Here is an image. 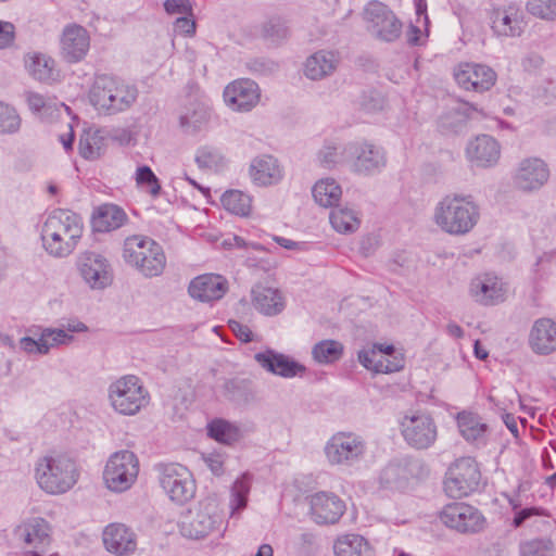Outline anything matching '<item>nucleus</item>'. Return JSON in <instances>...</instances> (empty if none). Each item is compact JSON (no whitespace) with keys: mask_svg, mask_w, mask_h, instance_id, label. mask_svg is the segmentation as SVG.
I'll return each mask as SVG.
<instances>
[{"mask_svg":"<svg viewBox=\"0 0 556 556\" xmlns=\"http://www.w3.org/2000/svg\"><path fill=\"white\" fill-rule=\"evenodd\" d=\"M333 549L336 556H375L372 547L359 534H346L338 538Z\"/></svg>","mask_w":556,"mask_h":556,"instance_id":"4c0bfd02","label":"nucleus"},{"mask_svg":"<svg viewBox=\"0 0 556 556\" xmlns=\"http://www.w3.org/2000/svg\"><path fill=\"white\" fill-rule=\"evenodd\" d=\"M78 267L83 279L92 289H104L112 282V271L108 260L96 252L80 255Z\"/></svg>","mask_w":556,"mask_h":556,"instance_id":"aec40b11","label":"nucleus"},{"mask_svg":"<svg viewBox=\"0 0 556 556\" xmlns=\"http://www.w3.org/2000/svg\"><path fill=\"white\" fill-rule=\"evenodd\" d=\"M35 478L41 490L63 494L77 482L78 471L73 459L65 455H46L38 459Z\"/></svg>","mask_w":556,"mask_h":556,"instance_id":"20e7f679","label":"nucleus"},{"mask_svg":"<svg viewBox=\"0 0 556 556\" xmlns=\"http://www.w3.org/2000/svg\"><path fill=\"white\" fill-rule=\"evenodd\" d=\"M90 48L88 30L80 25H68L61 37V55L67 63H77L85 59Z\"/></svg>","mask_w":556,"mask_h":556,"instance_id":"b1692460","label":"nucleus"},{"mask_svg":"<svg viewBox=\"0 0 556 556\" xmlns=\"http://www.w3.org/2000/svg\"><path fill=\"white\" fill-rule=\"evenodd\" d=\"M223 521L218 505L213 498L201 501L193 511L181 521V534L190 539H202L220 526Z\"/></svg>","mask_w":556,"mask_h":556,"instance_id":"9b49d317","label":"nucleus"},{"mask_svg":"<svg viewBox=\"0 0 556 556\" xmlns=\"http://www.w3.org/2000/svg\"><path fill=\"white\" fill-rule=\"evenodd\" d=\"M103 543L110 553L118 556L135 552L136 534L123 523H111L103 531Z\"/></svg>","mask_w":556,"mask_h":556,"instance_id":"c85d7f7f","label":"nucleus"},{"mask_svg":"<svg viewBox=\"0 0 556 556\" xmlns=\"http://www.w3.org/2000/svg\"><path fill=\"white\" fill-rule=\"evenodd\" d=\"M164 9L168 14H192V7L189 0H166Z\"/></svg>","mask_w":556,"mask_h":556,"instance_id":"680f3d73","label":"nucleus"},{"mask_svg":"<svg viewBox=\"0 0 556 556\" xmlns=\"http://www.w3.org/2000/svg\"><path fill=\"white\" fill-rule=\"evenodd\" d=\"M123 257L146 277L160 276L166 265L162 247L151 238L138 235L125 239Z\"/></svg>","mask_w":556,"mask_h":556,"instance_id":"39448f33","label":"nucleus"},{"mask_svg":"<svg viewBox=\"0 0 556 556\" xmlns=\"http://www.w3.org/2000/svg\"><path fill=\"white\" fill-rule=\"evenodd\" d=\"M204 463L211 469L214 475H220L223 472L224 460L219 454H208L204 457Z\"/></svg>","mask_w":556,"mask_h":556,"instance_id":"774afa93","label":"nucleus"},{"mask_svg":"<svg viewBox=\"0 0 556 556\" xmlns=\"http://www.w3.org/2000/svg\"><path fill=\"white\" fill-rule=\"evenodd\" d=\"M338 64L339 58L334 52L319 50L306 59L304 74L311 80H320L331 75Z\"/></svg>","mask_w":556,"mask_h":556,"instance_id":"72a5a7b5","label":"nucleus"},{"mask_svg":"<svg viewBox=\"0 0 556 556\" xmlns=\"http://www.w3.org/2000/svg\"><path fill=\"white\" fill-rule=\"evenodd\" d=\"M14 40V26L8 22H0V49L9 47Z\"/></svg>","mask_w":556,"mask_h":556,"instance_id":"338daca9","label":"nucleus"},{"mask_svg":"<svg viewBox=\"0 0 556 556\" xmlns=\"http://www.w3.org/2000/svg\"><path fill=\"white\" fill-rule=\"evenodd\" d=\"M73 339V334L67 333L63 328H46L41 332V341L48 345V352L60 344L71 343Z\"/></svg>","mask_w":556,"mask_h":556,"instance_id":"4d7b16f0","label":"nucleus"},{"mask_svg":"<svg viewBox=\"0 0 556 556\" xmlns=\"http://www.w3.org/2000/svg\"><path fill=\"white\" fill-rule=\"evenodd\" d=\"M470 292L477 302L483 305H495L505 300L506 290L502 279L485 274L471 281Z\"/></svg>","mask_w":556,"mask_h":556,"instance_id":"cd10ccee","label":"nucleus"},{"mask_svg":"<svg viewBox=\"0 0 556 556\" xmlns=\"http://www.w3.org/2000/svg\"><path fill=\"white\" fill-rule=\"evenodd\" d=\"M342 149L343 147H338L330 142L325 143L317 153L319 164L325 168H332L337 164L346 163L342 155Z\"/></svg>","mask_w":556,"mask_h":556,"instance_id":"603ef678","label":"nucleus"},{"mask_svg":"<svg viewBox=\"0 0 556 556\" xmlns=\"http://www.w3.org/2000/svg\"><path fill=\"white\" fill-rule=\"evenodd\" d=\"M249 173L252 181L257 186L274 185L282 178L278 160L266 154L252 160Z\"/></svg>","mask_w":556,"mask_h":556,"instance_id":"2f4dec72","label":"nucleus"},{"mask_svg":"<svg viewBox=\"0 0 556 556\" xmlns=\"http://www.w3.org/2000/svg\"><path fill=\"white\" fill-rule=\"evenodd\" d=\"M127 220L124 210L115 204H102L92 214V228L97 232H109L122 227Z\"/></svg>","mask_w":556,"mask_h":556,"instance_id":"f704fd0d","label":"nucleus"},{"mask_svg":"<svg viewBox=\"0 0 556 556\" xmlns=\"http://www.w3.org/2000/svg\"><path fill=\"white\" fill-rule=\"evenodd\" d=\"M404 441L412 448L427 450L438 438V428L433 418L425 413L404 416L400 424Z\"/></svg>","mask_w":556,"mask_h":556,"instance_id":"f8f14e48","label":"nucleus"},{"mask_svg":"<svg viewBox=\"0 0 556 556\" xmlns=\"http://www.w3.org/2000/svg\"><path fill=\"white\" fill-rule=\"evenodd\" d=\"M139 472V460L135 453L128 450L115 452L106 462L103 479L108 489L113 492H124L131 488Z\"/></svg>","mask_w":556,"mask_h":556,"instance_id":"0eeeda50","label":"nucleus"},{"mask_svg":"<svg viewBox=\"0 0 556 556\" xmlns=\"http://www.w3.org/2000/svg\"><path fill=\"white\" fill-rule=\"evenodd\" d=\"M426 468L421 460L413 457L392 459L380 473L381 484L389 488H403L409 479L421 478Z\"/></svg>","mask_w":556,"mask_h":556,"instance_id":"dca6fc26","label":"nucleus"},{"mask_svg":"<svg viewBox=\"0 0 556 556\" xmlns=\"http://www.w3.org/2000/svg\"><path fill=\"white\" fill-rule=\"evenodd\" d=\"M194 161L200 169H207L213 172L222 170L227 160L223 152L212 146H203L197 150Z\"/></svg>","mask_w":556,"mask_h":556,"instance_id":"79ce46f5","label":"nucleus"},{"mask_svg":"<svg viewBox=\"0 0 556 556\" xmlns=\"http://www.w3.org/2000/svg\"><path fill=\"white\" fill-rule=\"evenodd\" d=\"M366 453V442L353 432H338L325 445L329 464L350 467L358 463Z\"/></svg>","mask_w":556,"mask_h":556,"instance_id":"9d476101","label":"nucleus"},{"mask_svg":"<svg viewBox=\"0 0 556 556\" xmlns=\"http://www.w3.org/2000/svg\"><path fill=\"white\" fill-rule=\"evenodd\" d=\"M137 98L138 89L134 85L106 74L97 75L89 90L90 103L108 115L130 109Z\"/></svg>","mask_w":556,"mask_h":556,"instance_id":"7ed1b4c3","label":"nucleus"},{"mask_svg":"<svg viewBox=\"0 0 556 556\" xmlns=\"http://www.w3.org/2000/svg\"><path fill=\"white\" fill-rule=\"evenodd\" d=\"M329 220L332 228L340 233L355 232L361 224L356 213L349 207H334L330 211Z\"/></svg>","mask_w":556,"mask_h":556,"instance_id":"a19ab883","label":"nucleus"},{"mask_svg":"<svg viewBox=\"0 0 556 556\" xmlns=\"http://www.w3.org/2000/svg\"><path fill=\"white\" fill-rule=\"evenodd\" d=\"M491 22V28L497 37H518L523 31L522 13L515 4L494 9Z\"/></svg>","mask_w":556,"mask_h":556,"instance_id":"a878e982","label":"nucleus"},{"mask_svg":"<svg viewBox=\"0 0 556 556\" xmlns=\"http://www.w3.org/2000/svg\"><path fill=\"white\" fill-rule=\"evenodd\" d=\"M223 395L237 405H247L255 400L254 383L249 378L233 377L222 386Z\"/></svg>","mask_w":556,"mask_h":556,"instance_id":"c9c22d12","label":"nucleus"},{"mask_svg":"<svg viewBox=\"0 0 556 556\" xmlns=\"http://www.w3.org/2000/svg\"><path fill=\"white\" fill-rule=\"evenodd\" d=\"M251 294L253 306L263 315L275 316L285 308V299L276 288L258 285L252 289Z\"/></svg>","mask_w":556,"mask_h":556,"instance_id":"473e14b6","label":"nucleus"},{"mask_svg":"<svg viewBox=\"0 0 556 556\" xmlns=\"http://www.w3.org/2000/svg\"><path fill=\"white\" fill-rule=\"evenodd\" d=\"M529 346L538 355H549L556 351V323L551 318L536 319L529 333Z\"/></svg>","mask_w":556,"mask_h":556,"instance_id":"bb28decb","label":"nucleus"},{"mask_svg":"<svg viewBox=\"0 0 556 556\" xmlns=\"http://www.w3.org/2000/svg\"><path fill=\"white\" fill-rule=\"evenodd\" d=\"M228 326L235 336L244 343L251 342L253 340V333L250 328L240 321L229 320Z\"/></svg>","mask_w":556,"mask_h":556,"instance_id":"69168bd1","label":"nucleus"},{"mask_svg":"<svg viewBox=\"0 0 556 556\" xmlns=\"http://www.w3.org/2000/svg\"><path fill=\"white\" fill-rule=\"evenodd\" d=\"M250 483L251 478L249 473L242 475L233 482L230 501L231 514L242 510L247 506Z\"/></svg>","mask_w":556,"mask_h":556,"instance_id":"8fccbe9b","label":"nucleus"},{"mask_svg":"<svg viewBox=\"0 0 556 556\" xmlns=\"http://www.w3.org/2000/svg\"><path fill=\"white\" fill-rule=\"evenodd\" d=\"M21 118L16 111L0 102V132L13 134L20 129Z\"/></svg>","mask_w":556,"mask_h":556,"instance_id":"5fc2aeb1","label":"nucleus"},{"mask_svg":"<svg viewBox=\"0 0 556 556\" xmlns=\"http://www.w3.org/2000/svg\"><path fill=\"white\" fill-rule=\"evenodd\" d=\"M440 519L446 527L462 533L479 532L485 523V518L476 507L462 502L445 505Z\"/></svg>","mask_w":556,"mask_h":556,"instance_id":"2eb2a0df","label":"nucleus"},{"mask_svg":"<svg viewBox=\"0 0 556 556\" xmlns=\"http://www.w3.org/2000/svg\"><path fill=\"white\" fill-rule=\"evenodd\" d=\"M226 105L236 112H250L261 99L258 85L249 78L237 79L226 86L224 90Z\"/></svg>","mask_w":556,"mask_h":556,"instance_id":"f3484780","label":"nucleus"},{"mask_svg":"<svg viewBox=\"0 0 556 556\" xmlns=\"http://www.w3.org/2000/svg\"><path fill=\"white\" fill-rule=\"evenodd\" d=\"M454 77L462 88L476 92L490 90L496 81V73L490 66L477 63L459 64Z\"/></svg>","mask_w":556,"mask_h":556,"instance_id":"6ab92c4d","label":"nucleus"},{"mask_svg":"<svg viewBox=\"0 0 556 556\" xmlns=\"http://www.w3.org/2000/svg\"><path fill=\"white\" fill-rule=\"evenodd\" d=\"M109 400L117 413L131 416L149 403V393L138 377L127 375L110 384Z\"/></svg>","mask_w":556,"mask_h":556,"instance_id":"423d86ee","label":"nucleus"},{"mask_svg":"<svg viewBox=\"0 0 556 556\" xmlns=\"http://www.w3.org/2000/svg\"><path fill=\"white\" fill-rule=\"evenodd\" d=\"M526 7L535 17L547 21L556 18V0H527Z\"/></svg>","mask_w":556,"mask_h":556,"instance_id":"3c124183","label":"nucleus"},{"mask_svg":"<svg viewBox=\"0 0 556 556\" xmlns=\"http://www.w3.org/2000/svg\"><path fill=\"white\" fill-rule=\"evenodd\" d=\"M377 355H379L378 348L374 344L372 348L358 352V361L365 368L375 371Z\"/></svg>","mask_w":556,"mask_h":556,"instance_id":"0e129e2a","label":"nucleus"},{"mask_svg":"<svg viewBox=\"0 0 556 556\" xmlns=\"http://www.w3.org/2000/svg\"><path fill=\"white\" fill-rule=\"evenodd\" d=\"M481 472L471 457L456 459L448 468L444 480V490L450 497L468 496L479 489Z\"/></svg>","mask_w":556,"mask_h":556,"instance_id":"1a4fd4ad","label":"nucleus"},{"mask_svg":"<svg viewBox=\"0 0 556 556\" xmlns=\"http://www.w3.org/2000/svg\"><path fill=\"white\" fill-rule=\"evenodd\" d=\"M546 510L541 507H526L515 513L513 526L515 528L521 527L528 519L534 516H546Z\"/></svg>","mask_w":556,"mask_h":556,"instance_id":"bf43d9fd","label":"nucleus"},{"mask_svg":"<svg viewBox=\"0 0 556 556\" xmlns=\"http://www.w3.org/2000/svg\"><path fill=\"white\" fill-rule=\"evenodd\" d=\"M254 359L266 371L286 379L302 377L306 371L303 364L271 349L256 353Z\"/></svg>","mask_w":556,"mask_h":556,"instance_id":"412c9836","label":"nucleus"},{"mask_svg":"<svg viewBox=\"0 0 556 556\" xmlns=\"http://www.w3.org/2000/svg\"><path fill=\"white\" fill-rule=\"evenodd\" d=\"M379 355L376 361L375 372H394L402 368V365L395 361H391L389 356H384L382 352V344H376Z\"/></svg>","mask_w":556,"mask_h":556,"instance_id":"13d9d810","label":"nucleus"},{"mask_svg":"<svg viewBox=\"0 0 556 556\" xmlns=\"http://www.w3.org/2000/svg\"><path fill=\"white\" fill-rule=\"evenodd\" d=\"M79 154L86 160H96L104 150V138L100 131H85L79 139Z\"/></svg>","mask_w":556,"mask_h":556,"instance_id":"a18cd8bd","label":"nucleus"},{"mask_svg":"<svg viewBox=\"0 0 556 556\" xmlns=\"http://www.w3.org/2000/svg\"><path fill=\"white\" fill-rule=\"evenodd\" d=\"M210 119V112L202 105H195L188 110L179 118L181 128L189 134H194L202 129Z\"/></svg>","mask_w":556,"mask_h":556,"instance_id":"de8ad7c7","label":"nucleus"},{"mask_svg":"<svg viewBox=\"0 0 556 556\" xmlns=\"http://www.w3.org/2000/svg\"><path fill=\"white\" fill-rule=\"evenodd\" d=\"M223 206L239 216H248L251 212V198L239 190H229L222 195Z\"/></svg>","mask_w":556,"mask_h":556,"instance_id":"49530a36","label":"nucleus"},{"mask_svg":"<svg viewBox=\"0 0 556 556\" xmlns=\"http://www.w3.org/2000/svg\"><path fill=\"white\" fill-rule=\"evenodd\" d=\"M207 434L224 444H232L241 438L238 426L220 418L214 419L207 425Z\"/></svg>","mask_w":556,"mask_h":556,"instance_id":"37998d69","label":"nucleus"},{"mask_svg":"<svg viewBox=\"0 0 556 556\" xmlns=\"http://www.w3.org/2000/svg\"><path fill=\"white\" fill-rule=\"evenodd\" d=\"M20 348L26 353H38L41 355L48 353V345L41 341V336L38 340L30 337L22 338L20 340Z\"/></svg>","mask_w":556,"mask_h":556,"instance_id":"052dcab7","label":"nucleus"},{"mask_svg":"<svg viewBox=\"0 0 556 556\" xmlns=\"http://www.w3.org/2000/svg\"><path fill=\"white\" fill-rule=\"evenodd\" d=\"M311 516L318 525H334L345 511V503L334 493L317 492L309 497Z\"/></svg>","mask_w":556,"mask_h":556,"instance_id":"4be33fe9","label":"nucleus"},{"mask_svg":"<svg viewBox=\"0 0 556 556\" xmlns=\"http://www.w3.org/2000/svg\"><path fill=\"white\" fill-rule=\"evenodd\" d=\"M228 290L227 280L215 274H204L193 278L188 287V293L200 302L220 300Z\"/></svg>","mask_w":556,"mask_h":556,"instance_id":"393cba45","label":"nucleus"},{"mask_svg":"<svg viewBox=\"0 0 556 556\" xmlns=\"http://www.w3.org/2000/svg\"><path fill=\"white\" fill-rule=\"evenodd\" d=\"M480 218V208L471 195L448 194L435 206L434 224L444 232L463 236L470 232Z\"/></svg>","mask_w":556,"mask_h":556,"instance_id":"f03ea898","label":"nucleus"},{"mask_svg":"<svg viewBox=\"0 0 556 556\" xmlns=\"http://www.w3.org/2000/svg\"><path fill=\"white\" fill-rule=\"evenodd\" d=\"M184 14V16L177 17L174 22V30L184 36H192L195 33V22Z\"/></svg>","mask_w":556,"mask_h":556,"instance_id":"e2e57ef3","label":"nucleus"},{"mask_svg":"<svg viewBox=\"0 0 556 556\" xmlns=\"http://www.w3.org/2000/svg\"><path fill=\"white\" fill-rule=\"evenodd\" d=\"M312 193L316 203L324 207H330L339 202L342 190L334 179L326 178L314 185Z\"/></svg>","mask_w":556,"mask_h":556,"instance_id":"ea45409f","label":"nucleus"},{"mask_svg":"<svg viewBox=\"0 0 556 556\" xmlns=\"http://www.w3.org/2000/svg\"><path fill=\"white\" fill-rule=\"evenodd\" d=\"M342 155L354 172L366 175L381 170L387 162L383 149L367 141L343 146Z\"/></svg>","mask_w":556,"mask_h":556,"instance_id":"ddd939ff","label":"nucleus"},{"mask_svg":"<svg viewBox=\"0 0 556 556\" xmlns=\"http://www.w3.org/2000/svg\"><path fill=\"white\" fill-rule=\"evenodd\" d=\"M460 435L477 447L486 445L489 427L481 417L471 412H460L456 417Z\"/></svg>","mask_w":556,"mask_h":556,"instance_id":"7c9ffc66","label":"nucleus"},{"mask_svg":"<svg viewBox=\"0 0 556 556\" xmlns=\"http://www.w3.org/2000/svg\"><path fill=\"white\" fill-rule=\"evenodd\" d=\"M264 36L273 42H278L287 38L289 34L286 22L278 16L270 17L263 26Z\"/></svg>","mask_w":556,"mask_h":556,"instance_id":"6e6d98bb","label":"nucleus"},{"mask_svg":"<svg viewBox=\"0 0 556 556\" xmlns=\"http://www.w3.org/2000/svg\"><path fill=\"white\" fill-rule=\"evenodd\" d=\"M343 345L336 340H323L312 349V355L318 364H332L341 358Z\"/></svg>","mask_w":556,"mask_h":556,"instance_id":"c03bdc74","label":"nucleus"},{"mask_svg":"<svg viewBox=\"0 0 556 556\" xmlns=\"http://www.w3.org/2000/svg\"><path fill=\"white\" fill-rule=\"evenodd\" d=\"M25 64L29 75L40 83L52 84L59 78L55 62L47 54H28Z\"/></svg>","mask_w":556,"mask_h":556,"instance_id":"e433bc0d","label":"nucleus"},{"mask_svg":"<svg viewBox=\"0 0 556 556\" xmlns=\"http://www.w3.org/2000/svg\"><path fill=\"white\" fill-rule=\"evenodd\" d=\"M472 112H478L476 108L459 106L444 113L439 121V126L443 131L459 132L472 117Z\"/></svg>","mask_w":556,"mask_h":556,"instance_id":"58836bf2","label":"nucleus"},{"mask_svg":"<svg viewBox=\"0 0 556 556\" xmlns=\"http://www.w3.org/2000/svg\"><path fill=\"white\" fill-rule=\"evenodd\" d=\"M468 159L480 167H489L497 163L501 154L497 141L489 136L481 135L467 146Z\"/></svg>","mask_w":556,"mask_h":556,"instance_id":"c756f323","label":"nucleus"},{"mask_svg":"<svg viewBox=\"0 0 556 556\" xmlns=\"http://www.w3.org/2000/svg\"><path fill=\"white\" fill-rule=\"evenodd\" d=\"M369 33L379 40L392 42L402 31V23L395 14L381 2H370L365 9Z\"/></svg>","mask_w":556,"mask_h":556,"instance_id":"4468645a","label":"nucleus"},{"mask_svg":"<svg viewBox=\"0 0 556 556\" xmlns=\"http://www.w3.org/2000/svg\"><path fill=\"white\" fill-rule=\"evenodd\" d=\"M549 178L548 165L540 157L523 159L516 169L514 182L522 191L540 190Z\"/></svg>","mask_w":556,"mask_h":556,"instance_id":"a211bd4d","label":"nucleus"},{"mask_svg":"<svg viewBox=\"0 0 556 556\" xmlns=\"http://www.w3.org/2000/svg\"><path fill=\"white\" fill-rule=\"evenodd\" d=\"M159 480L162 489L173 502L185 504L195 494V482L190 470L177 463L159 464Z\"/></svg>","mask_w":556,"mask_h":556,"instance_id":"6e6552de","label":"nucleus"},{"mask_svg":"<svg viewBox=\"0 0 556 556\" xmlns=\"http://www.w3.org/2000/svg\"><path fill=\"white\" fill-rule=\"evenodd\" d=\"M16 535L30 548L27 556H43L50 545L49 525L42 518H33L18 527ZM50 556H58L52 554Z\"/></svg>","mask_w":556,"mask_h":556,"instance_id":"5701e85b","label":"nucleus"},{"mask_svg":"<svg viewBox=\"0 0 556 556\" xmlns=\"http://www.w3.org/2000/svg\"><path fill=\"white\" fill-rule=\"evenodd\" d=\"M519 556H555V545L548 538H535L519 544Z\"/></svg>","mask_w":556,"mask_h":556,"instance_id":"09e8293b","label":"nucleus"},{"mask_svg":"<svg viewBox=\"0 0 556 556\" xmlns=\"http://www.w3.org/2000/svg\"><path fill=\"white\" fill-rule=\"evenodd\" d=\"M136 182L139 187H146L147 191L152 197H157L161 192V185L157 177L147 165H142L137 168Z\"/></svg>","mask_w":556,"mask_h":556,"instance_id":"864d4df0","label":"nucleus"},{"mask_svg":"<svg viewBox=\"0 0 556 556\" xmlns=\"http://www.w3.org/2000/svg\"><path fill=\"white\" fill-rule=\"evenodd\" d=\"M83 230L84 224L78 214L68 210H55L42 225V245L50 255L66 257L76 249Z\"/></svg>","mask_w":556,"mask_h":556,"instance_id":"f257e3e1","label":"nucleus"}]
</instances>
